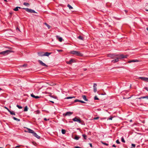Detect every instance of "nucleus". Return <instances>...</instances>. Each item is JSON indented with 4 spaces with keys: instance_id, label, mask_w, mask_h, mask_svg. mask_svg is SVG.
Instances as JSON below:
<instances>
[{
    "instance_id": "09e8293b",
    "label": "nucleus",
    "mask_w": 148,
    "mask_h": 148,
    "mask_svg": "<svg viewBox=\"0 0 148 148\" xmlns=\"http://www.w3.org/2000/svg\"><path fill=\"white\" fill-rule=\"evenodd\" d=\"M89 145L91 147H92V146L91 143H89Z\"/></svg>"
},
{
    "instance_id": "cd10ccee",
    "label": "nucleus",
    "mask_w": 148,
    "mask_h": 148,
    "mask_svg": "<svg viewBox=\"0 0 148 148\" xmlns=\"http://www.w3.org/2000/svg\"><path fill=\"white\" fill-rule=\"evenodd\" d=\"M79 137L78 136L76 135L75 137V139L76 140H78L79 139Z\"/></svg>"
},
{
    "instance_id": "39448f33",
    "label": "nucleus",
    "mask_w": 148,
    "mask_h": 148,
    "mask_svg": "<svg viewBox=\"0 0 148 148\" xmlns=\"http://www.w3.org/2000/svg\"><path fill=\"white\" fill-rule=\"evenodd\" d=\"M38 62H39L40 64L42 66L45 67L48 66L47 65H46L45 63H44L42 61L40 60H38Z\"/></svg>"
},
{
    "instance_id": "c9c22d12",
    "label": "nucleus",
    "mask_w": 148,
    "mask_h": 148,
    "mask_svg": "<svg viewBox=\"0 0 148 148\" xmlns=\"http://www.w3.org/2000/svg\"><path fill=\"white\" fill-rule=\"evenodd\" d=\"M94 100H99V98L97 97V96H95L94 97Z\"/></svg>"
},
{
    "instance_id": "f704fd0d",
    "label": "nucleus",
    "mask_w": 148,
    "mask_h": 148,
    "mask_svg": "<svg viewBox=\"0 0 148 148\" xmlns=\"http://www.w3.org/2000/svg\"><path fill=\"white\" fill-rule=\"evenodd\" d=\"M16 106L19 108V109H21L22 108V107L21 106H20L19 105H17Z\"/></svg>"
},
{
    "instance_id": "473e14b6",
    "label": "nucleus",
    "mask_w": 148,
    "mask_h": 148,
    "mask_svg": "<svg viewBox=\"0 0 148 148\" xmlns=\"http://www.w3.org/2000/svg\"><path fill=\"white\" fill-rule=\"evenodd\" d=\"M75 97H67L66 98H65L66 99H72L73 98H75Z\"/></svg>"
},
{
    "instance_id": "412c9836",
    "label": "nucleus",
    "mask_w": 148,
    "mask_h": 148,
    "mask_svg": "<svg viewBox=\"0 0 148 148\" xmlns=\"http://www.w3.org/2000/svg\"><path fill=\"white\" fill-rule=\"evenodd\" d=\"M83 99L85 101H88V99L86 98V96L85 95H83L82 96Z\"/></svg>"
},
{
    "instance_id": "4d7b16f0",
    "label": "nucleus",
    "mask_w": 148,
    "mask_h": 148,
    "mask_svg": "<svg viewBox=\"0 0 148 148\" xmlns=\"http://www.w3.org/2000/svg\"><path fill=\"white\" fill-rule=\"evenodd\" d=\"M83 70L84 71H86L87 70V69H86V68H85V69H83Z\"/></svg>"
},
{
    "instance_id": "a211bd4d",
    "label": "nucleus",
    "mask_w": 148,
    "mask_h": 148,
    "mask_svg": "<svg viewBox=\"0 0 148 148\" xmlns=\"http://www.w3.org/2000/svg\"><path fill=\"white\" fill-rule=\"evenodd\" d=\"M56 38H57L59 40V41H60V42H61L62 41V38L59 37L58 36H57Z\"/></svg>"
},
{
    "instance_id": "6ab92c4d",
    "label": "nucleus",
    "mask_w": 148,
    "mask_h": 148,
    "mask_svg": "<svg viewBox=\"0 0 148 148\" xmlns=\"http://www.w3.org/2000/svg\"><path fill=\"white\" fill-rule=\"evenodd\" d=\"M34 136L38 139H40V137L38 136L36 133H34Z\"/></svg>"
},
{
    "instance_id": "6e6552de",
    "label": "nucleus",
    "mask_w": 148,
    "mask_h": 148,
    "mask_svg": "<svg viewBox=\"0 0 148 148\" xmlns=\"http://www.w3.org/2000/svg\"><path fill=\"white\" fill-rule=\"evenodd\" d=\"M139 78L145 81L148 82V78L147 77H140Z\"/></svg>"
},
{
    "instance_id": "8fccbe9b",
    "label": "nucleus",
    "mask_w": 148,
    "mask_h": 148,
    "mask_svg": "<svg viewBox=\"0 0 148 148\" xmlns=\"http://www.w3.org/2000/svg\"><path fill=\"white\" fill-rule=\"evenodd\" d=\"M112 62H113L114 63L116 62V61L115 60H112Z\"/></svg>"
},
{
    "instance_id": "f3484780",
    "label": "nucleus",
    "mask_w": 148,
    "mask_h": 148,
    "mask_svg": "<svg viewBox=\"0 0 148 148\" xmlns=\"http://www.w3.org/2000/svg\"><path fill=\"white\" fill-rule=\"evenodd\" d=\"M51 53H48V52H46L44 53V56H48L50 54H51Z\"/></svg>"
},
{
    "instance_id": "69168bd1",
    "label": "nucleus",
    "mask_w": 148,
    "mask_h": 148,
    "mask_svg": "<svg viewBox=\"0 0 148 148\" xmlns=\"http://www.w3.org/2000/svg\"><path fill=\"white\" fill-rule=\"evenodd\" d=\"M146 29H147V31H148V27H147V28H146Z\"/></svg>"
},
{
    "instance_id": "c85d7f7f",
    "label": "nucleus",
    "mask_w": 148,
    "mask_h": 148,
    "mask_svg": "<svg viewBox=\"0 0 148 148\" xmlns=\"http://www.w3.org/2000/svg\"><path fill=\"white\" fill-rule=\"evenodd\" d=\"M19 7H16L14 9V10L15 11H17L18 10V8Z\"/></svg>"
},
{
    "instance_id": "72a5a7b5",
    "label": "nucleus",
    "mask_w": 148,
    "mask_h": 148,
    "mask_svg": "<svg viewBox=\"0 0 148 148\" xmlns=\"http://www.w3.org/2000/svg\"><path fill=\"white\" fill-rule=\"evenodd\" d=\"M45 25L47 26L48 27L49 29L50 28V26L46 23H45Z\"/></svg>"
},
{
    "instance_id": "79ce46f5",
    "label": "nucleus",
    "mask_w": 148,
    "mask_h": 148,
    "mask_svg": "<svg viewBox=\"0 0 148 148\" xmlns=\"http://www.w3.org/2000/svg\"><path fill=\"white\" fill-rule=\"evenodd\" d=\"M99 117H95L93 119L94 120H97L99 119Z\"/></svg>"
},
{
    "instance_id": "7c9ffc66",
    "label": "nucleus",
    "mask_w": 148,
    "mask_h": 148,
    "mask_svg": "<svg viewBox=\"0 0 148 148\" xmlns=\"http://www.w3.org/2000/svg\"><path fill=\"white\" fill-rule=\"evenodd\" d=\"M121 140L122 142L123 143H125V140L124 139V138L123 137H121Z\"/></svg>"
},
{
    "instance_id": "680f3d73",
    "label": "nucleus",
    "mask_w": 148,
    "mask_h": 148,
    "mask_svg": "<svg viewBox=\"0 0 148 148\" xmlns=\"http://www.w3.org/2000/svg\"><path fill=\"white\" fill-rule=\"evenodd\" d=\"M51 102V103H54V102L53 101H50Z\"/></svg>"
},
{
    "instance_id": "e433bc0d",
    "label": "nucleus",
    "mask_w": 148,
    "mask_h": 148,
    "mask_svg": "<svg viewBox=\"0 0 148 148\" xmlns=\"http://www.w3.org/2000/svg\"><path fill=\"white\" fill-rule=\"evenodd\" d=\"M119 58H117L116 59H115V60L116 61V62H117L119 61Z\"/></svg>"
},
{
    "instance_id": "bf43d9fd",
    "label": "nucleus",
    "mask_w": 148,
    "mask_h": 148,
    "mask_svg": "<svg viewBox=\"0 0 148 148\" xmlns=\"http://www.w3.org/2000/svg\"><path fill=\"white\" fill-rule=\"evenodd\" d=\"M33 144L34 145H35V144H36V142H33Z\"/></svg>"
},
{
    "instance_id": "dca6fc26",
    "label": "nucleus",
    "mask_w": 148,
    "mask_h": 148,
    "mask_svg": "<svg viewBox=\"0 0 148 148\" xmlns=\"http://www.w3.org/2000/svg\"><path fill=\"white\" fill-rule=\"evenodd\" d=\"M26 128L28 130V132L30 133H33V130H31L29 128Z\"/></svg>"
},
{
    "instance_id": "1a4fd4ad",
    "label": "nucleus",
    "mask_w": 148,
    "mask_h": 148,
    "mask_svg": "<svg viewBox=\"0 0 148 148\" xmlns=\"http://www.w3.org/2000/svg\"><path fill=\"white\" fill-rule=\"evenodd\" d=\"M97 84L95 83L94 84H93V88H94V92H95L97 91Z\"/></svg>"
},
{
    "instance_id": "4c0bfd02",
    "label": "nucleus",
    "mask_w": 148,
    "mask_h": 148,
    "mask_svg": "<svg viewBox=\"0 0 148 148\" xmlns=\"http://www.w3.org/2000/svg\"><path fill=\"white\" fill-rule=\"evenodd\" d=\"M112 119H113V117L112 116H111L110 117V118H108V120H112Z\"/></svg>"
},
{
    "instance_id": "864d4df0",
    "label": "nucleus",
    "mask_w": 148,
    "mask_h": 148,
    "mask_svg": "<svg viewBox=\"0 0 148 148\" xmlns=\"http://www.w3.org/2000/svg\"><path fill=\"white\" fill-rule=\"evenodd\" d=\"M50 85H54L55 84H53V83H51V84H49Z\"/></svg>"
},
{
    "instance_id": "423d86ee",
    "label": "nucleus",
    "mask_w": 148,
    "mask_h": 148,
    "mask_svg": "<svg viewBox=\"0 0 148 148\" xmlns=\"http://www.w3.org/2000/svg\"><path fill=\"white\" fill-rule=\"evenodd\" d=\"M73 114V112H66V113H64L63 114V115H64L65 116H70Z\"/></svg>"
},
{
    "instance_id": "c756f323",
    "label": "nucleus",
    "mask_w": 148,
    "mask_h": 148,
    "mask_svg": "<svg viewBox=\"0 0 148 148\" xmlns=\"http://www.w3.org/2000/svg\"><path fill=\"white\" fill-rule=\"evenodd\" d=\"M69 9H71L73 8V7L69 4H68L67 5Z\"/></svg>"
},
{
    "instance_id": "2eb2a0df",
    "label": "nucleus",
    "mask_w": 148,
    "mask_h": 148,
    "mask_svg": "<svg viewBox=\"0 0 148 148\" xmlns=\"http://www.w3.org/2000/svg\"><path fill=\"white\" fill-rule=\"evenodd\" d=\"M138 62V61L137 60H130L128 61V63H131V62Z\"/></svg>"
},
{
    "instance_id": "4468645a",
    "label": "nucleus",
    "mask_w": 148,
    "mask_h": 148,
    "mask_svg": "<svg viewBox=\"0 0 148 148\" xmlns=\"http://www.w3.org/2000/svg\"><path fill=\"white\" fill-rule=\"evenodd\" d=\"M74 62V60L73 59H71L68 62H67V63L69 64H71L72 62Z\"/></svg>"
},
{
    "instance_id": "13d9d810",
    "label": "nucleus",
    "mask_w": 148,
    "mask_h": 148,
    "mask_svg": "<svg viewBox=\"0 0 148 148\" xmlns=\"http://www.w3.org/2000/svg\"><path fill=\"white\" fill-rule=\"evenodd\" d=\"M112 147H116V146L115 145H112Z\"/></svg>"
},
{
    "instance_id": "de8ad7c7",
    "label": "nucleus",
    "mask_w": 148,
    "mask_h": 148,
    "mask_svg": "<svg viewBox=\"0 0 148 148\" xmlns=\"http://www.w3.org/2000/svg\"><path fill=\"white\" fill-rule=\"evenodd\" d=\"M144 88L147 91H148V88L147 87H145Z\"/></svg>"
},
{
    "instance_id": "6e6d98bb",
    "label": "nucleus",
    "mask_w": 148,
    "mask_h": 148,
    "mask_svg": "<svg viewBox=\"0 0 148 148\" xmlns=\"http://www.w3.org/2000/svg\"><path fill=\"white\" fill-rule=\"evenodd\" d=\"M34 133H35V132L34 131H33V133H31V134H32L34 136Z\"/></svg>"
},
{
    "instance_id": "bb28decb",
    "label": "nucleus",
    "mask_w": 148,
    "mask_h": 148,
    "mask_svg": "<svg viewBox=\"0 0 148 148\" xmlns=\"http://www.w3.org/2000/svg\"><path fill=\"white\" fill-rule=\"evenodd\" d=\"M66 130L64 129H62V133L63 134H64L66 133Z\"/></svg>"
},
{
    "instance_id": "3c124183",
    "label": "nucleus",
    "mask_w": 148,
    "mask_h": 148,
    "mask_svg": "<svg viewBox=\"0 0 148 148\" xmlns=\"http://www.w3.org/2000/svg\"><path fill=\"white\" fill-rule=\"evenodd\" d=\"M57 51L58 52H62L63 51L62 50H58Z\"/></svg>"
},
{
    "instance_id": "b1692460",
    "label": "nucleus",
    "mask_w": 148,
    "mask_h": 148,
    "mask_svg": "<svg viewBox=\"0 0 148 148\" xmlns=\"http://www.w3.org/2000/svg\"><path fill=\"white\" fill-rule=\"evenodd\" d=\"M9 112H10V113L11 115H15L14 112L13 111H11L10 110Z\"/></svg>"
},
{
    "instance_id": "20e7f679",
    "label": "nucleus",
    "mask_w": 148,
    "mask_h": 148,
    "mask_svg": "<svg viewBox=\"0 0 148 148\" xmlns=\"http://www.w3.org/2000/svg\"><path fill=\"white\" fill-rule=\"evenodd\" d=\"M23 9L25 10L26 11L28 12H30V13H36L35 11L31 9H30L28 8H23Z\"/></svg>"
},
{
    "instance_id": "0e129e2a",
    "label": "nucleus",
    "mask_w": 148,
    "mask_h": 148,
    "mask_svg": "<svg viewBox=\"0 0 148 148\" xmlns=\"http://www.w3.org/2000/svg\"><path fill=\"white\" fill-rule=\"evenodd\" d=\"M146 10V11H148V9H146V10Z\"/></svg>"
},
{
    "instance_id": "9d476101",
    "label": "nucleus",
    "mask_w": 148,
    "mask_h": 148,
    "mask_svg": "<svg viewBox=\"0 0 148 148\" xmlns=\"http://www.w3.org/2000/svg\"><path fill=\"white\" fill-rule=\"evenodd\" d=\"M116 56H118L119 57V59L123 58H126V56H125L123 54H121L120 55H116Z\"/></svg>"
},
{
    "instance_id": "9b49d317",
    "label": "nucleus",
    "mask_w": 148,
    "mask_h": 148,
    "mask_svg": "<svg viewBox=\"0 0 148 148\" xmlns=\"http://www.w3.org/2000/svg\"><path fill=\"white\" fill-rule=\"evenodd\" d=\"M31 96L32 97L34 98L35 99H38L40 97V96H35L33 94H31Z\"/></svg>"
},
{
    "instance_id": "a878e982",
    "label": "nucleus",
    "mask_w": 148,
    "mask_h": 148,
    "mask_svg": "<svg viewBox=\"0 0 148 148\" xmlns=\"http://www.w3.org/2000/svg\"><path fill=\"white\" fill-rule=\"evenodd\" d=\"M28 110V107L27 106H26L25 107L24 111L25 112L27 111Z\"/></svg>"
},
{
    "instance_id": "58836bf2",
    "label": "nucleus",
    "mask_w": 148,
    "mask_h": 148,
    "mask_svg": "<svg viewBox=\"0 0 148 148\" xmlns=\"http://www.w3.org/2000/svg\"><path fill=\"white\" fill-rule=\"evenodd\" d=\"M79 101H80V100L77 99H76L75 100L74 102H79Z\"/></svg>"
},
{
    "instance_id": "37998d69",
    "label": "nucleus",
    "mask_w": 148,
    "mask_h": 148,
    "mask_svg": "<svg viewBox=\"0 0 148 148\" xmlns=\"http://www.w3.org/2000/svg\"><path fill=\"white\" fill-rule=\"evenodd\" d=\"M102 143L103 144H104L106 145H107V146H108V144H107V143H103V142H102Z\"/></svg>"
},
{
    "instance_id": "5701e85b",
    "label": "nucleus",
    "mask_w": 148,
    "mask_h": 148,
    "mask_svg": "<svg viewBox=\"0 0 148 148\" xmlns=\"http://www.w3.org/2000/svg\"><path fill=\"white\" fill-rule=\"evenodd\" d=\"M78 38L79 39L82 40H84V38H83V37L81 36H78Z\"/></svg>"
},
{
    "instance_id": "052dcab7",
    "label": "nucleus",
    "mask_w": 148,
    "mask_h": 148,
    "mask_svg": "<svg viewBox=\"0 0 148 148\" xmlns=\"http://www.w3.org/2000/svg\"><path fill=\"white\" fill-rule=\"evenodd\" d=\"M20 145H19V146H16V148H17V147H20Z\"/></svg>"
},
{
    "instance_id": "7ed1b4c3",
    "label": "nucleus",
    "mask_w": 148,
    "mask_h": 148,
    "mask_svg": "<svg viewBox=\"0 0 148 148\" xmlns=\"http://www.w3.org/2000/svg\"><path fill=\"white\" fill-rule=\"evenodd\" d=\"M73 120L74 121H77L79 123L83 124L82 123H83V121H81L79 118H77V117H75V118L73 119Z\"/></svg>"
},
{
    "instance_id": "a19ab883",
    "label": "nucleus",
    "mask_w": 148,
    "mask_h": 148,
    "mask_svg": "<svg viewBox=\"0 0 148 148\" xmlns=\"http://www.w3.org/2000/svg\"><path fill=\"white\" fill-rule=\"evenodd\" d=\"M36 113L37 114H39L40 113V111L39 110H37L36 111Z\"/></svg>"
},
{
    "instance_id": "f257e3e1",
    "label": "nucleus",
    "mask_w": 148,
    "mask_h": 148,
    "mask_svg": "<svg viewBox=\"0 0 148 148\" xmlns=\"http://www.w3.org/2000/svg\"><path fill=\"white\" fill-rule=\"evenodd\" d=\"M70 53L77 56H83V54L80 52L76 51H71L70 52Z\"/></svg>"
},
{
    "instance_id": "ddd939ff",
    "label": "nucleus",
    "mask_w": 148,
    "mask_h": 148,
    "mask_svg": "<svg viewBox=\"0 0 148 148\" xmlns=\"http://www.w3.org/2000/svg\"><path fill=\"white\" fill-rule=\"evenodd\" d=\"M139 99H145V100H148V96H146L141 97L140 98H138Z\"/></svg>"
},
{
    "instance_id": "e2e57ef3",
    "label": "nucleus",
    "mask_w": 148,
    "mask_h": 148,
    "mask_svg": "<svg viewBox=\"0 0 148 148\" xmlns=\"http://www.w3.org/2000/svg\"><path fill=\"white\" fill-rule=\"evenodd\" d=\"M16 29H18V30H19V31H20L19 29L18 28V27H17V28H16Z\"/></svg>"
},
{
    "instance_id": "2f4dec72",
    "label": "nucleus",
    "mask_w": 148,
    "mask_h": 148,
    "mask_svg": "<svg viewBox=\"0 0 148 148\" xmlns=\"http://www.w3.org/2000/svg\"><path fill=\"white\" fill-rule=\"evenodd\" d=\"M82 136L84 138V139H86V138H87V136L85 134H83L82 135Z\"/></svg>"
},
{
    "instance_id": "0eeeda50",
    "label": "nucleus",
    "mask_w": 148,
    "mask_h": 148,
    "mask_svg": "<svg viewBox=\"0 0 148 148\" xmlns=\"http://www.w3.org/2000/svg\"><path fill=\"white\" fill-rule=\"evenodd\" d=\"M108 57H111L112 58H116L115 57V56H116V55H115L113 54H108Z\"/></svg>"
},
{
    "instance_id": "4be33fe9",
    "label": "nucleus",
    "mask_w": 148,
    "mask_h": 148,
    "mask_svg": "<svg viewBox=\"0 0 148 148\" xmlns=\"http://www.w3.org/2000/svg\"><path fill=\"white\" fill-rule=\"evenodd\" d=\"M23 5L27 7H29V4L28 3L24 2L23 3Z\"/></svg>"
},
{
    "instance_id": "49530a36",
    "label": "nucleus",
    "mask_w": 148,
    "mask_h": 148,
    "mask_svg": "<svg viewBox=\"0 0 148 148\" xmlns=\"http://www.w3.org/2000/svg\"><path fill=\"white\" fill-rule=\"evenodd\" d=\"M79 102H81L82 103H85V102L84 101H82L80 100Z\"/></svg>"
},
{
    "instance_id": "774afa93",
    "label": "nucleus",
    "mask_w": 148,
    "mask_h": 148,
    "mask_svg": "<svg viewBox=\"0 0 148 148\" xmlns=\"http://www.w3.org/2000/svg\"><path fill=\"white\" fill-rule=\"evenodd\" d=\"M4 1H5V2H7V1L6 0H4Z\"/></svg>"
},
{
    "instance_id": "393cba45",
    "label": "nucleus",
    "mask_w": 148,
    "mask_h": 148,
    "mask_svg": "<svg viewBox=\"0 0 148 148\" xmlns=\"http://www.w3.org/2000/svg\"><path fill=\"white\" fill-rule=\"evenodd\" d=\"M13 119H14V120H16V121H20V120L19 119H17V118H15V117H13Z\"/></svg>"
},
{
    "instance_id": "f8f14e48",
    "label": "nucleus",
    "mask_w": 148,
    "mask_h": 148,
    "mask_svg": "<svg viewBox=\"0 0 148 148\" xmlns=\"http://www.w3.org/2000/svg\"><path fill=\"white\" fill-rule=\"evenodd\" d=\"M38 54L39 56H44V52H40L38 53Z\"/></svg>"
},
{
    "instance_id": "603ef678",
    "label": "nucleus",
    "mask_w": 148,
    "mask_h": 148,
    "mask_svg": "<svg viewBox=\"0 0 148 148\" xmlns=\"http://www.w3.org/2000/svg\"><path fill=\"white\" fill-rule=\"evenodd\" d=\"M27 64H24L22 66H27Z\"/></svg>"
},
{
    "instance_id": "338daca9",
    "label": "nucleus",
    "mask_w": 148,
    "mask_h": 148,
    "mask_svg": "<svg viewBox=\"0 0 148 148\" xmlns=\"http://www.w3.org/2000/svg\"><path fill=\"white\" fill-rule=\"evenodd\" d=\"M18 8H19V9H21V7H19Z\"/></svg>"
},
{
    "instance_id": "a18cd8bd",
    "label": "nucleus",
    "mask_w": 148,
    "mask_h": 148,
    "mask_svg": "<svg viewBox=\"0 0 148 148\" xmlns=\"http://www.w3.org/2000/svg\"><path fill=\"white\" fill-rule=\"evenodd\" d=\"M4 108L6 109L9 112L10 111V110L7 107H5Z\"/></svg>"
},
{
    "instance_id": "5fc2aeb1",
    "label": "nucleus",
    "mask_w": 148,
    "mask_h": 148,
    "mask_svg": "<svg viewBox=\"0 0 148 148\" xmlns=\"http://www.w3.org/2000/svg\"><path fill=\"white\" fill-rule=\"evenodd\" d=\"M49 120V119H48V120ZM44 120L45 121H47V119L46 118H45L44 119Z\"/></svg>"
},
{
    "instance_id": "f03ea898",
    "label": "nucleus",
    "mask_w": 148,
    "mask_h": 148,
    "mask_svg": "<svg viewBox=\"0 0 148 148\" xmlns=\"http://www.w3.org/2000/svg\"><path fill=\"white\" fill-rule=\"evenodd\" d=\"M13 52V51H11L9 50H7L6 51H2L0 52V54L3 55H7L11 52Z\"/></svg>"
},
{
    "instance_id": "aec40b11",
    "label": "nucleus",
    "mask_w": 148,
    "mask_h": 148,
    "mask_svg": "<svg viewBox=\"0 0 148 148\" xmlns=\"http://www.w3.org/2000/svg\"><path fill=\"white\" fill-rule=\"evenodd\" d=\"M34 136L38 139H40V137L38 136L36 133H34Z\"/></svg>"
},
{
    "instance_id": "c03bdc74",
    "label": "nucleus",
    "mask_w": 148,
    "mask_h": 148,
    "mask_svg": "<svg viewBox=\"0 0 148 148\" xmlns=\"http://www.w3.org/2000/svg\"><path fill=\"white\" fill-rule=\"evenodd\" d=\"M132 146L133 147H135V146H136V145L134 144H132Z\"/></svg>"
},
{
    "instance_id": "ea45409f",
    "label": "nucleus",
    "mask_w": 148,
    "mask_h": 148,
    "mask_svg": "<svg viewBox=\"0 0 148 148\" xmlns=\"http://www.w3.org/2000/svg\"><path fill=\"white\" fill-rule=\"evenodd\" d=\"M116 142L118 144H119L120 143V142L119 141V140H117L116 141Z\"/></svg>"
}]
</instances>
